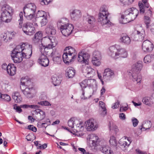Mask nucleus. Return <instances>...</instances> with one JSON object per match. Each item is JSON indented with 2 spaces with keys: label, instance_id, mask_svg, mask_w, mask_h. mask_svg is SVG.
<instances>
[{
  "label": "nucleus",
  "instance_id": "1",
  "mask_svg": "<svg viewBox=\"0 0 154 154\" xmlns=\"http://www.w3.org/2000/svg\"><path fill=\"white\" fill-rule=\"evenodd\" d=\"M5 0H0V6L1 8V20L6 23H9L11 20L14 10L12 8L6 4Z\"/></svg>",
  "mask_w": 154,
  "mask_h": 154
},
{
  "label": "nucleus",
  "instance_id": "2",
  "mask_svg": "<svg viewBox=\"0 0 154 154\" xmlns=\"http://www.w3.org/2000/svg\"><path fill=\"white\" fill-rule=\"evenodd\" d=\"M57 25L62 34L65 36H68L70 35L74 29L72 25L69 23V20L66 18H62L59 20Z\"/></svg>",
  "mask_w": 154,
  "mask_h": 154
},
{
  "label": "nucleus",
  "instance_id": "3",
  "mask_svg": "<svg viewBox=\"0 0 154 154\" xmlns=\"http://www.w3.org/2000/svg\"><path fill=\"white\" fill-rule=\"evenodd\" d=\"M109 14L107 7L105 5L102 6L98 14V22L103 25H110L111 23L108 18Z\"/></svg>",
  "mask_w": 154,
  "mask_h": 154
},
{
  "label": "nucleus",
  "instance_id": "4",
  "mask_svg": "<svg viewBox=\"0 0 154 154\" xmlns=\"http://www.w3.org/2000/svg\"><path fill=\"white\" fill-rule=\"evenodd\" d=\"M142 62L139 61L135 63L133 66L132 71L133 73L132 74V80L134 82H136L137 83H140L141 80V76L139 73L142 67Z\"/></svg>",
  "mask_w": 154,
  "mask_h": 154
},
{
  "label": "nucleus",
  "instance_id": "5",
  "mask_svg": "<svg viewBox=\"0 0 154 154\" xmlns=\"http://www.w3.org/2000/svg\"><path fill=\"white\" fill-rule=\"evenodd\" d=\"M68 51L64 53L63 55V62L67 65L72 64L76 57L77 53L75 49H68Z\"/></svg>",
  "mask_w": 154,
  "mask_h": 154
},
{
  "label": "nucleus",
  "instance_id": "6",
  "mask_svg": "<svg viewBox=\"0 0 154 154\" xmlns=\"http://www.w3.org/2000/svg\"><path fill=\"white\" fill-rule=\"evenodd\" d=\"M109 55L115 59L117 58L118 56L126 58L128 56L127 52L125 49H113L112 50H109Z\"/></svg>",
  "mask_w": 154,
  "mask_h": 154
},
{
  "label": "nucleus",
  "instance_id": "7",
  "mask_svg": "<svg viewBox=\"0 0 154 154\" xmlns=\"http://www.w3.org/2000/svg\"><path fill=\"white\" fill-rule=\"evenodd\" d=\"M24 51V49L19 51L18 49H14L12 51L11 56L14 63H20L23 60L24 58L23 53Z\"/></svg>",
  "mask_w": 154,
  "mask_h": 154
},
{
  "label": "nucleus",
  "instance_id": "8",
  "mask_svg": "<svg viewBox=\"0 0 154 154\" xmlns=\"http://www.w3.org/2000/svg\"><path fill=\"white\" fill-rule=\"evenodd\" d=\"M48 37L42 39L40 41V42L39 43L40 48H42V47L44 48H53L55 47L56 43L52 42L51 39V38L52 37H49L48 36Z\"/></svg>",
  "mask_w": 154,
  "mask_h": 154
},
{
  "label": "nucleus",
  "instance_id": "9",
  "mask_svg": "<svg viewBox=\"0 0 154 154\" xmlns=\"http://www.w3.org/2000/svg\"><path fill=\"white\" fill-rule=\"evenodd\" d=\"M134 40L135 41H142L144 38L145 31L141 26H137L134 32Z\"/></svg>",
  "mask_w": 154,
  "mask_h": 154
},
{
  "label": "nucleus",
  "instance_id": "10",
  "mask_svg": "<svg viewBox=\"0 0 154 154\" xmlns=\"http://www.w3.org/2000/svg\"><path fill=\"white\" fill-rule=\"evenodd\" d=\"M34 30L35 28L32 23L27 22L23 24V30L26 34L29 35H32L35 32Z\"/></svg>",
  "mask_w": 154,
  "mask_h": 154
},
{
  "label": "nucleus",
  "instance_id": "11",
  "mask_svg": "<svg viewBox=\"0 0 154 154\" xmlns=\"http://www.w3.org/2000/svg\"><path fill=\"white\" fill-rule=\"evenodd\" d=\"M85 124L86 130L89 131L95 130L98 127L95 121L93 119L88 120L85 122Z\"/></svg>",
  "mask_w": 154,
  "mask_h": 154
},
{
  "label": "nucleus",
  "instance_id": "12",
  "mask_svg": "<svg viewBox=\"0 0 154 154\" xmlns=\"http://www.w3.org/2000/svg\"><path fill=\"white\" fill-rule=\"evenodd\" d=\"M125 12L131 21L135 19L139 14L138 10L134 8H128Z\"/></svg>",
  "mask_w": 154,
  "mask_h": 154
},
{
  "label": "nucleus",
  "instance_id": "13",
  "mask_svg": "<svg viewBox=\"0 0 154 154\" xmlns=\"http://www.w3.org/2000/svg\"><path fill=\"white\" fill-rule=\"evenodd\" d=\"M87 140L89 146L95 148L98 141V137L95 134H91L88 136Z\"/></svg>",
  "mask_w": 154,
  "mask_h": 154
},
{
  "label": "nucleus",
  "instance_id": "14",
  "mask_svg": "<svg viewBox=\"0 0 154 154\" xmlns=\"http://www.w3.org/2000/svg\"><path fill=\"white\" fill-rule=\"evenodd\" d=\"M36 8L35 4L32 3H29L23 7V11L24 13L35 14Z\"/></svg>",
  "mask_w": 154,
  "mask_h": 154
},
{
  "label": "nucleus",
  "instance_id": "15",
  "mask_svg": "<svg viewBox=\"0 0 154 154\" xmlns=\"http://www.w3.org/2000/svg\"><path fill=\"white\" fill-rule=\"evenodd\" d=\"M82 71L84 75L87 78L93 77L95 75V72L94 69L90 66H85L82 69Z\"/></svg>",
  "mask_w": 154,
  "mask_h": 154
},
{
  "label": "nucleus",
  "instance_id": "16",
  "mask_svg": "<svg viewBox=\"0 0 154 154\" xmlns=\"http://www.w3.org/2000/svg\"><path fill=\"white\" fill-rule=\"evenodd\" d=\"M72 20H78L82 17V13L80 10L78 9L73 10L70 13Z\"/></svg>",
  "mask_w": 154,
  "mask_h": 154
},
{
  "label": "nucleus",
  "instance_id": "17",
  "mask_svg": "<svg viewBox=\"0 0 154 154\" xmlns=\"http://www.w3.org/2000/svg\"><path fill=\"white\" fill-rule=\"evenodd\" d=\"M75 128V129H74L73 131L76 133L77 135L83 136V134L82 133V131L84 130V127L82 123L80 122H79L77 124Z\"/></svg>",
  "mask_w": 154,
  "mask_h": 154
},
{
  "label": "nucleus",
  "instance_id": "18",
  "mask_svg": "<svg viewBox=\"0 0 154 154\" xmlns=\"http://www.w3.org/2000/svg\"><path fill=\"white\" fill-rule=\"evenodd\" d=\"M114 75V73L112 70L109 69H106L104 70L103 72V78L104 79L109 80L111 78L113 77Z\"/></svg>",
  "mask_w": 154,
  "mask_h": 154
},
{
  "label": "nucleus",
  "instance_id": "19",
  "mask_svg": "<svg viewBox=\"0 0 154 154\" xmlns=\"http://www.w3.org/2000/svg\"><path fill=\"white\" fill-rule=\"evenodd\" d=\"M38 62L42 66L46 67L48 65L49 60L46 55L42 54L38 59Z\"/></svg>",
  "mask_w": 154,
  "mask_h": 154
},
{
  "label": "nucleus",
  "instance_id": "20",
  "mask_svg": "<svg viewBox=\"0 0 154 154\" xmlns=\"http://www.w3.org/2000/svg\"><path fill=\"white\" fill-rule=\"evenodd\" d=\"M35 112L36 115V119L38 120H42L45 117V112L40 109H37L35 110Z\"/></svg>",
  "mask_w": 154,
  "mask_h": 154
},
{
  "label": "nucleus",
  "instance_id": "21",
  "mask_svg": "<svg viewBox=\"0 0 154 154\" xmlns=\"http://www.w3.org/2000/svg\"><path fill=\"white\" fill-rule=\"evenodd\" d=\"M85 21L90 26H93L96 23V19L93 16L88 14L85 16Z\"/></svg>",
  "mask_w": 154,
  "mask_h": 154
},
{
  "label": "nucleus",
  "instance_id": "22",
  "mask_svg": "<svg viewBox=\"0 0 154 154\" xmlns=\"http://www.w3.org/2000/svg\"><path fill=\"white\" fill-rule=\"evenodd\" d=\"M45 33L48 35H54L56 33V30L51 25H48L45 29Z\"/></svg>",
  "mask_w": 154,
  "mask_h": 154
},
{
  "label": "nucleus",
  "instance_id": "23",
  "mask_svg": "<svg viewBox=\"0 0 154 154\" xmlns=\"http://www.w3.org/2000/svg\"><path fill=\"white\" fill-rule=\"evenodd\" d=\"M21 90L25 96L27 98H32L33 97V95L31 91L32 90L31 88L28 87H26L25 89L21 88Z\"/></svg>",
  "mask_w": 154,
  "mask_h": 154
},
{
  "label": "nucleus",
  "instance_id": "24",
  "mask_svg": "<svg viewBox=\"0 0 154 154\" xmlns=\"http://www.w3.org/2000/svg\"><path fill=\"white\" fill-rule=\"evenodd\" d=\"M7 71L8 73L11 76L14 75L16 71V68L13 64H9L8 67Z\"/></svg>",
  "mask_w": 154,
  "mask_h": 154
},
{
  "label": "nucleus",
  "instance_id": "25",
  "mask_svg": "<svg viewBox=\"0 0 154 154\" xmlns=\"http://www.w3.org/2000/svg\"><path fill=\"white\" fill-rule=\"evenodd\" d=\"M21 86H20L21 88H24L25 86H29L31 83L30 80L27 77L22 78L21 79Z\"/></svg>",
  "mask_w": 154,
  "mask_h": 154
},
{
  "label": "nucleus",
  "instance_id": "26",
  "mask_svg": "<svg viewBox=\"0 0 154 154\" xmlns=\"http://www.w3.org/2000/svg\"><path fill=\"white\" fill-rule=\"evenodd\" d=\"M100 150L104 154H113V151L108 146L104 145L102 146Z\"/></svg>",
  "mask_w": 154,
  "mask_h": 154
},
{
  "label": "nucleus",
  "instance_id": "27",
  "mask_svg": "<svg viewBox=\"0 0 154 154\" xmlns=\"http://www.w3.org/2000/svg\"><path fill=\"white\" fill-rule=\"evenodd\" d=\"M131 21V20L128 17V16H127V15L125 14V11L124 13V14L121 15V17L119 20L120 22L122 24H126L127 23H129Z\"/></svg>",
  "mask_w": 154,
  "mask_h": 154
},
{
  "label": "nucleus",
  "instance_id": "28",
  "mask_svg": "<svg viewBox=\"0 0 154 154\" xmlns=\"http://www.w3.org/2000/svg\"><path fill=\"white\" fill-rule=\"evenodd\" d=\"M53 49H40V52L42 54L45 55H48L49 56H52L53 54Z\"/></svg>",
  "mask_w": 154,
  "mask_h": 154
},
{
  "label": "nucleus",
  "instance_id": "29",
  "mask_svg": "<svg viewBox=\"0 0 154 154\" xmlns=\"http://www.w3.org/2000/svg\"><path fill=\"white\" fill-rule=\"evenodd\" d=\"M119 143L122 148H127L128 147L131 143L130 140L128 138L125 139V140H122L120 141Z\"/></svg>",
  "mask_w": 154,
  "mask_h": 154
},
{
  "label": "nucleus",
  "instance_id": "30",
  "mask_svg": "<svg viewBox=\"0 0 154 154\" xmlns=\"http://www.w3.org/2000/svg\"><path fill=\"white\" fill-rule=\"evenodd\" d=\"M12 98L14 100L15 103H20L22 100L20 95L19 93L15 92L12 94Z\"/></svg>",
  "mask_w": 154,
  "mask_h": 154
},
{
  "label": "nucleus",
  "instance_id": "31",
  "mask_svg": "<svg viewBox=\"0 0 154 154\" xmlns=\"http://www.w3.org/2000/svg\"><path fill=\"white\" fill-rule=\"evenodd\" d=\"M66 73L69 78H72L75 75V70L72 67H68L67 69Z\"/></svg>",
  "mask_w": 154,
  "mask_h": 154
},
{
  "label": "nucleus",
  "instance_id": "32",
  "mask_svg": "<svg viewBox=\"0 0 154 154\" xmlns=\"http://www.w3.org/2000/svg\"><path fill=\"white\" fill-rule=\"evenodd\" d=\"M120 39L121 42L126 45H129L131 42L130 38L127 35L123 36L120 38Z\"/></svg>",
  "mask_w": 154,
  "mask_h": 154
},
{
  "label": "nucleus",
  "instance_id": "33",
  "mask_svg": "<svg viewBox=\"0 0 154 154\" xmlns=\"http://www.w3.org/2000/svg\"><path fill=\"white\" fill-rule=\"evenodd\" d=\"M152 125V123L150 121H146L144 124H142L141 128H140L141 131H144L149 129Z\"/></svg>",
  "mask_w": 154,
  "mask_h": 154
},
{
  "label": "nucleus",
  "instance_id": "34",
  "mask_svg": "<svg viewBox=\"0 0 154 154\" xmlns=\"http://www.w3.org/2000/svg\"><path fill=\"white\" fill-rule=\"evenodd\" d=\"M80 85L82 88V96H81V98L82 99L85 100L87 98V97H85L84 96L85 92L83 89V88H86L87 86V83L86 79L84 80L82 82L80 83Z\"/></svg>",
  "mask_w": 154,
  "mask_h": 154
},
{
  "label": "nucleus",
  "instance_id": "35",
  "mask_svg": "<svg viewBox=\"0 0 154 154\" xmlns=\"http://www.w3.org/2000/svg\"><path fill=\"white\" fill-rule=\"evenodd\" d=\"M152 100V98H151L148 97H146L143 99L142 101L143 103L144 104L151 106L153 104Z\"/></svg>",
  "mask_w": 154,
  "mask_h": 154
},
{
  "label": "nucleus",
  "instance_id": "36",
  "mask_svg": "<svg viewBox=\"0 0 154 154\" xmlns=\"http://www.w3.org/2000/svg\"><path fill=\"white\" fill-rule=\"evenodd\" d=\"M143 48H153V44L149 41L146 40L144 41L142 45Z\"/></svg>",
  "mask_w": 154,
  "mask_h": 154
},
{
  "label": "nucleus",
  "instance_id": "37",
  "mask_svg": "<svg viewBox=\"0 0 154 154\" xmlns=\"http://www.w3.org/2000/svg\"><path fill=\"white\" fill-rule=\"evenodd\" d=\"M25 52H23L24 58H29L31 56L32 54V50L31 49H23Z\"/></svg>",
  "mask_w": 154,
  "mask_h": 154
},
{
  "label": "nucleus",
  "instance_id": "38",
  "mask_svg": "<svg viewBox=\"0 0 154 154\" xmlns=\"http://www.w3.org/2000/svg\"><path fill=\"white\" fill-rule=\"evenodd\" d=\"M42 32L38 31L36 33L34 36V40L35 42L40 43V40L42 39Z\"/></svg>",
  "mask_w": 154,
  "mask_h": 154
},
{
  "label": "nucleus",
  "instance_id": "39",
  "mask_svg": "<svg viewBox=\"0 0 154 154\" xmlns=\"http://www.w3.org/2000/svg\"><path fill=\"white\" fill-rule=\"evenodd\" d=\"M47 16V13L44 11H38L36 14L35 19V20H37Z\"/></svg>",
  "mask_w": 154,
  "mask_h": 154
},
{
  "label": "nucleus",
  "instance_id": "40",
  "mask_svg": "<svg viewBox=\"0 0 154 154\" xmlns=\"http://www.w3.org/2000/svg\"><path fill=\"white\" fill-rule=\"evenodd\" d=\"M32 48V45L27 42H21L17 46V48Z\"/></svg>",
  "mask_w": 154,
  "mask_h": 154
},
{
  "label": "nucleus",
  "instance_id": "41",
  "mask_svg": "<svg viewBox=\"0 0 154 154\" xmlns=\"http://www.w3.org/2000/svg\"><path fill=\"white\" fill-rule=\"evenodd\" d=\"M135 0H119L121 4L123 6H128L131 5Z\"/></svg>",
  "mask_w": 154,
  "mask_h": 154
},
{
  "label": "nucleus",
  "instance_id": "42",
  "mask_svg": "<svg viewBox=\"0 0 154 154\" xmlns=\"http://www.w3.org/2000/svg\"><path fill=\"white\" fill-rule=\"evenodd\" d=\"M51 79L53 84L55 86L59 85L61 83V80L56 76H52Z\"/></svg>",
  "mask_w": 154,
  "mask_h": 154
},
{
  "label": "nucleus",
  "instance_id": "43",
  "mask_svg": "<svg viewBox=\"0 0 154 154\" xmlns=\"http://www.w3.org/2000/svg\"><path fill=\"white\" fill-rule=\"evenodd\" d=\"M99 106L100 107V110L103 111L102 115H105L106 113V109L105 104L102 101H100L99 104Z\"/></svg>",
  "mask_w": 154,
  "mask_h": 154
},
{
  "label": "nucleus",
  "instance_id": "44",
  "mask_svg": "<svg viewBox=\"0 0 154 154\" xmlns=\"http://www.w3.org/2000/svg\"><path fill=\"white\" fill-rule=\"evenodd\" d=\"M37 20L39 21L41 26H43L45 25L48 22L47 16H45L41 18H40L39 19H38Z\"/></svg>",
  "mask_w": 154,
  "mask_h": 154
},
{
  "label": "nucleus",
  "instance_id": "45",
  "mask_svg": "<svg viewBox=\"0 0 154 154\" xmlns=\"http://www.w3.org/2000/svg\"><path fill=\"white\" fill-rule=\"evenodd\" d=\"M24 16L26 19L29 20H33V19H34V17H35V14L26 13H24Z\"/></svg>",
  "mask_w": 154,
  "mask_h": 154
},
{
  "label": "nucleus",
  "instance_id": "46",
  "mask_svg": "<svg viewBox=\"0 0 154 154\" xmlns=\"http://www.w3.org/2000/svg\"><path fill=\"white\" fill-rule=\"evenodd\" d=\"M10 34L9 32H8V33H4L1 35V38H2V40L5 42H7L8 39L9 40H10V38L9 37V35Z\"/></svg>",
  "mask_w": 154,
  "mask_h": 154
},
{
  "label": "nucleus",
  "instance_id": "47",
  "mask_svg": "<svg viewBox=\"0 0 154 154\" xmlns=\"http://www.w3.org/2000/svg\"><path fill=\"white\" fill-rule=\"evenodd\" d=\"M92 58L98 59V60L101 59V56L100 52L99 51H95L93 54Z\"/></svg>",
  "mask_w": 154,
  "mask_h": 154
},
{
  "label": "nucleus",
  "instance_id": "48",
  "mask_svg": "<svg viewBox=\"0 0 154 154\" xmlns=\"http://www.w3.org/2000/svg\"><path fill=\"white\" fill-rule=\"evenodd\" d=\"M84 59V63L88 64V63L89 59L90 58V55L87 53H82Z\"/></svg>",
  "mask_w": 154,
  "mask_h": 154
},
{
  "label": "nucleus",
  "instance_id": "49",
  "mask_svg": "<svg viewBox=\"0 0 154 154\" xmlns=\"http://www.w3.org/2000/svg\"><path fill=\"white\" fill-rule=\"evenodd\" d=\"M138 5L140 8V13L143 14L145 12V6L141 2H139Z\"/></svg>",
  "mask_w": 154,
  "mask_h": 154
},
{
  "label": "nucleus",
  "instance_id": "50",
  "mask_svg": "<svg viewBox=\"0 0 154 154\" xmlns=\"http://www.w3.org/2000/svg\"><path fill=\"white\" fill-rule=\"evenodd\" d=\"M101 59L98 60V59L92 58V62L93 64L97 66H100L101 63Z\"/></svg>",
  "mask_w": 154,
  "mask_h": 154
},
{
  "label": "nucleus",
  "instance_id": "51",
  "mask_svg": "<svg viewBox=\"0 0 154 154\" xmlns=\"http://www.w3.org/2000/svg\"><path fill=\"white\" fill-rule=\"evenodd\" d=\"M53 60L55 63L57 64H60L62 62V60L60 55H57V56L54 57Z\"/></svg>",
  "mask_w": 154,
  "mask_h": 154
},
{
  "label": "nucleus",
  "instance_id": "52",
  "mask_svg": "<svg viewBox=\"0 0 154 154\" xmlns=\"http://www.w3.org/2000/svg\"><path fill=\"white\" fill-rule=\"evenodd\" d=\"M19 16L20 17V19L18 20V23L19 24V27L20 28H21L22 26V23L23 21V13L22 12H21L19 14Z\"/></svg>",
  "mask_w": 154,
  "mask_h": 154
},
{
  "label": "nucleus",
  "instance_id": "53",
  "mask_svg": "<svg viewBox=\"0 0 154 154\" xmlns=\"http://www.w3.org/2000/svg\"><path fill=\"white\" fill-rule=\"evenodd\" d=\"M109 142L111 145L114 146L116 145L117 142L114 136H112L110 137Z\"/></svg>",
  "mask_w": 154,
  "mask_h": 154
},
{
  "label": "nucleus",
  "instance_id": "54",
  "mask_svg": "<svg viewBox=\"0 0 154 154\" xmlns=\"http://www.w3.org/2000/svg\"><path fill=\"white\" fill-rule=\"evenodd\" d=\"M152 59L151 56L148 55H146L144 58V62L145 63H148L150 62Z\"/></svg>",
  "mask_w": 154,
  "mask_h": 154
},
{
  "label": "nucleus",
  "instance_id": "55",
  "mask_svg": "<svg viewBox=\"0 0 154 154\" xmlns=\"http://www.w3.org/2000/svg\"><path fill=\"white\" fill-rule=\"evenodd\" d=\"M75 122V119L74 118H72L70 119L68 121V125L72 128H74V123Z\"/></svg>",
  "mask_w": 154,
  "mask_h": 154
},
{
  "label": "nucleus",
  "instance_id": "56",
  "mask_svg": "<svg viewBox=\"0 0 154 154\" xmlns=\"http://www.w3.org/2000/svg\"><path fill=\"white\" fill-rule=\"evenodd\" d=\"M78 56V61L82 63H84V59L82 53V52L79 53Z\"/></svg>",
  "mask_w": 154,
  "mask_h": 154
},
{
  "label": "nucleus",
  "instance_id": "57",
  "mask_svg": "<svg viewBox=\"0 0 154 154\" xmlns=\"http://www.w3.org/2000/svg\"><path fill=\"white\" fill-rule=\"evenodd\" d=\"M38 104L42 106H51V104L47 101H41L38 102Z\"/></svg>",
  "mask_w": 154,
  "mask_h": 154
},
{
  "label": "nucleus",
  "instance_id": "58",
  "mask_svg": "<svg viewBox=\"0 0 154 154\" xmlns=\"http://www.w3.org/2000/svg\"><path fill=\"white\" fill-rule=\"evenodd\" d=\"M86 80L88 86L90 87L92 86L95 82V81L94 79H86Z\"/></svg>",
  "mask_w": 154,
  "mask_h": 154
},
{
  "label": "nucleus",
  "instance_id": "59",
  "mask_svg": "<svg viewBox=\"0 0 154 154\" xmlns=\"http://www.w3.org/2000/svg\"><path fill=\"white\" fill-rule=\"evenodd\" d=\"M1 99L7 101H9L11 100V98L10 96L7 94H3L2 95Z\"/></svg>",
  "mask_w": 154,
  "mask_h": 154
},
{
  "label": "nucleus",
  "instance_id": "60",
  "mask_svg": "<svg viewBox=\"0 0 154 154\" xmlns=\"http://www.w3.org/2000/svg\"><path fill=\"white\" fill-rule=\"evenodd\" d=\"M131 121L134 127H135L137 126L139 121L137 119L135 118H133L131 119Z\"/></svg>",
  "mask_w": 154,
  "mask_h": 154
},
{
  "label": "nucleus",
  "instance_id": "61",
  "mask_svg": "<svg viewBox=\"0 0 154 154\" xmlns=\"http://www.w3.org/2000/svg\"><path fill=\"white\" fill-rule=\"evenodd\" d=\"M145 23L146 24L147 28H149V25L150 23V20L149 17L145 16Z\"/></svg>",
  "mask_w": 154,
  "mask_h": 154
},
{
  "label": "nucleus",
  "instance_id": "62",
  "mask_svg": "<svg viewBox=\"0 0 154 154\" xmlns=\"http://www.w3.org/2000/svg\"><path fill=\"white\" fill-rule=\"evenodd\" d=\"M27 128L34 132H36L37 131V128L32 125H28Z\"/></svg>",
  "mask_w": 154,
  "mask_h": 154
},
{
  "label": "nucleus",
  "instance_id": "63",
  "mask_svg": "<svg viewBox=\"0 0 154 154\" xmlns=\"http://www.w3.org/2000/svg\"><path fill=\"white\" fill-rule=\"evenodd\" d=\"M109 128L110 130H113L115 132V133L116 134L119 131L117 127L115 125H113L112 126L109 127Z\"/></svg>",
  "mask_w": 154,
  "mask_h": 154
},
{
  "label": "nucleus",
  "instance_id": "64",
  "mask_svg": "<svg viewBox=\"0 0 154 154\" xmlns=\"http://www.w3.org/2000/svg\"><path fill=\"white\" fill-rule=\"evenodd\" d=\"M47 144L46 143H44L42 145H41V144H40L38 145L37 148L38 149H44L47 147Z\"/></svg>",
  "mask_w": 154,
  "mask_h": 154
}]
</instances>
